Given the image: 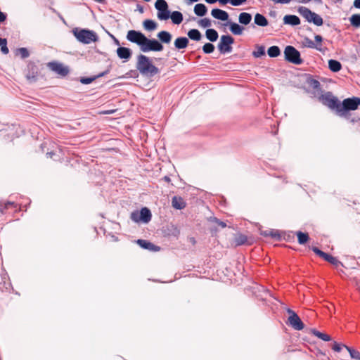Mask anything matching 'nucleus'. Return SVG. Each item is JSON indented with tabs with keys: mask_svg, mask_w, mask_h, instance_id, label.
Here are the masks:
<instances>
[{
	"mask_svg": "<svg viewBox=\"0 0 360 360\" xmlns=\"http://www.w3.org/2000/svg\"><path fill=\"white\" fill-rule=\"evenodd\" d=\"M127 39L137 44L143 53L149 51H162L164 46L155 39H148L142 32L136 30H129L127 34Z\"/></svg>",
	"mask_w": 360,
	"mask_h": 360,
	"instance_id": "f257e3e1",
	"label": "nucleus"
},
{
	"mask_svg": "<svg viewBox=\"0 0 360 360\" xmlns=\"http://www.w3.org/2000/svg\"><path fill=\"white\" fill-rule=\"evenodd\" d=\"M136 68L143 76L152 77L160 72L159 69L155 66L150 58L143 54L137 56Z\"/></svg>",
	"mask_w": 360,
	"mask_h": 360,
	"instance_id": "f03ea898",
	"label": "nucleus"
},
{
	"mask_svg": "<svg viewBox=\"0 0 360 360\" xmlns=\"http://www.w3.org/2000/svg\"><path fill=\"white\" fill-rule=\"evenodd\" d=\"M73 34L76 39L81 43L89 44L91 42H96L98 40L97 34L90 30L82 29L80 30H75Z\"/></svg>",
	"mask_w": 360,
	"mask_h": 360,
	"instance_id": "7ed1b4c3",
	"label": "nucleus"
},
{
	"mask_svg": "<svg viewBox=\"0 0 360 360\" xmlns=\"http://www.w3.org/2000/svg\"><path fill=\"white\" fill-rule=\"evenodd\" d=\"M297 11L309 23H313L316 26H321L323 23V18L319 14L312 12L307 7L300 6Z\"/></svg>",
	"mask_w": 360,
	"mask_h": 360,
	"instance_id": "20e7f679",
	"label": "nucleus"
},
{
	"mask_svg": "<svg viewBox=\"0 0 360 360\" xmlns=\"http://www.w3.org/2000/svg\"><path fill=\"white\" fill-rule=\"evenodd\" d=\"M285 59L293 64L300 65L302 60L300 57V53L292 46H287L284 50Z\"/></svg>",
	"mask_w": 360,
	"mask_h": 360,
	"instance_id": "39448f33",
	"label": "nucleus"
},
{
	"mask_svg": "<svg viewBox=\"0 0 360 360\" xmlns=\"http://www.w3.org/2000/svg\"><path fill=\"white\" fill-rule=\"evenodd\" d=\"M234 43V39L231 35H222L217 45V48L221 54L229 53L232 51L231 45Z\"/></svg>",
	"mask_w": 360,
	"mask_h": 360,
	"instance_id": "423d86ee",
	"label": "nucleus"
},
{
	"mask_svg": "<svg viewBox=\"0 0 360 360\" xmlns=\"http://www.w3.org/2000/svg\"><path fill=\"white\" fill-rule=\"evenodd\" d=\"M286 311L289 314L288 324L297 330H301L304 328V325L298 315L292 309H287Z\"/></svg>",
	"mask_w": 360,
	"mask_h": 360,
	"instance_id": "0eeeda50",
	"label": "nucleus"
},
{
	"mask_svg": "<svg viewBox=\"0 0 360 360\" xmlns=\"http://www.w3.org/2000/svg\"><path fill=\"white\" fill-rule=\"evenodd\" d=\"M320 98L324 105L331 109L335 108L338 112H340V103H339L338 99L335 97L332 93L327 92L325 94H323Z\"/></svg>",
	"mask_w": 360,
	"mask_h": 360,
	"instance_id": "6e6552de",
	"label": "nucleus"
},
{
	"mask_svg": "<svg viewBox=\"0 0 360 360\" xmlns=\"http://www.w3.org/2000/svg\"><path fill=\"white\" fill-rule=\"evenodd\" d=\"M360 105V98L352 97L344 99L340 104V112L355 110Z\"/></svg>",
	"mask_w": 360,
	"mask_h": 360,
	"instance_id": "1a4fd4ad",
	"label": "nucleus"
},
{
	"mask_svg": "<svg viewBox=\"0 0 360 360\" xmlns=\"http://www.w3.org/2000/svg\"><path fill=\"white\" fill-rule=\"evenodd\" d=\"M47 66L51 70L63 77L66 76L69 73L68 68L58 62H49Z\"/></svg>",
	"mask_w": 360,
	"mask_h": 360,
	"instance_id": "9d476101",
	"label": "nucleus"
},
{
	"mask_svg": "<svg viewBox=\"0 0 360 360\" xmlns=\"http://www.w3.org/2000/svg\"><path fill=\"white\" fill-rule=\"evenodd\" d=\"M211 15L215 19L220 20L222 21H226L229 18V13L226 11L219 8L212 9L211 11Z\"/></svg>",
	"mask_w": 360,
	"mask_h": 360,
	"instance_id": "9b49d317",
	"label": "nucleus"
},
{
	"mask_svg": "<svg viewBox=\"0 0 360 360\" xmlns=\"http://www.w3.org/2000/svg\"><path fill=\"white\" fill-rule=\"evenodd\" d=\"M117 54L120 59L128 60L131 57L132 51L129 48L119 47L117 49Z\"/></svg>",
	"mask_w": 360,
	"mask_h": 360,
	"instance_id": "f8f14e48",
	"label": "nucleus"
},
{
	"mask_svg": "<svg viewBox=\"0 0 360 360\" xmlns=\"http://www.w3.org/2000/svg\"><path fill=\"white\" fill-rule=\"evenodd\" d=\"M157 37L159 40H158L159 42L161 43V44H169L172 39V35L170 32L167 31H160L158 33Z\"/></svg>",
	"mask_w": 360,
	"mask_h": 360,
	"instance_id": "ddd939ff",
	"label": "nucleus"
},
{
	"mask_svg": "<svg viewBox=\"0 0 360 360\" xmlns=\"http://www.w3.org/2000/svg\"><path fill=\"white\" fill-rule=\"evenodd\" d=\"M283 23L296 26L300 24V19L295 15H286L283 18Z\"/></svg>",
	"mask_w": 360,
	"mask_h": 360,
	"instance_id": "4468645a",
	"label": "nucleus"
},
{
	"mask_svg": "<svg viewBox=\"0 0 360 360\" xmlns=\"http://www.w3.org/2000/svg\"><path fill=\"white\" fill-rule=\"evenodd\" d=\"M189 40L186 37H180L175 39L174 45L178 50L185 49L188 46Z\"/></svg>",
	"mask_w": 360,
	"mask_h": 360,
	"instance_id": "2eb2a0df",
	"label": "nucleus"
},
{
	"mask_svg": "<svg viewBox=\"0 0 360 360\" xmlns=\"http://www.w3.org/2000/svg\"><path fill=\"white\" fill-rule=\"evenodd\" d=\"M137 243L143 249L148 250L150 251H158L160 250V248L155 245L154 244L148 242L146 240L139 239L137 240Z\"/></svg>",
	"mask_w": 360,
	"mask_h": 360,
	"instance_id": "dca6fc26",
	"label": "nucleus"
},
{
	"mask_svg": "<svg viewBox=\"0 0 360 360\" xmlns=\"http://www.w3.org/2000/svg\"><path fill=\"white\" fill-rule=\"evenodd\" d=\"M140 218L142 223L147 224L151 220L152 214L150 210L147 207H143L140 210Z\"/></svg>",
	"mask_w": 360,
	"mask_h": 360,
	"instance_id": "f3484780",
	"label": "nucleus"
},
{
	"mask_svg": "<svg viewBox=\"0 0 360 360\" xmlns=\"http://www.w3.org/2000/svg\"><path fill=\"white\" fill-rule=\"evenodd\" d=\"M172 205L176 210H182L186 207V204L181 197L174 196L172 199Z\"/></svg>",
	"mask_w": 360,
	"mask_h": 360,
	"instance_id": "a211bd4d",
	"label": "nucleus"
},
{
	"mask_svg": "<svg viewBox=\"0 0 360 360\" xmlns=\"http://www.w3.org/2000/svg\"><path fill=\"white\" fill-rule=\"evenodd\" d=\"M38 72L34 65L29 66V71L26 75V78L30 82H34L37 79Z\"/></svg>",
	"mask_w": 360,
	"mask_h": 360,
	"instance_id": "6ab92c4d",
	"label": "nucleus"
},
{
	"mask_svg": "<svg viewBox=\"0 0 360 360\" xmlns=\"http://www.w3.org/2000/svg\"><path fill=\"white\" fill-rule=\"evenodd\" d=\"M252 15L249 13L243 12L238 15V22L241 25H248L252 20Z\"/></svg>",
	"mask_w": 360,
	"mask_h": 360,
	"instance_id": "aec40b11",
	"label": "nucleus"
},
{
	"mask_svg": "<svg viewBox=\"0 0 360 360\" xmlns=\"http://www.w3.org/2000/svg\"><path fill=\"white\" fill-rule=\"evenodd\" d=\"M254 22L255 25L260 27H266L269 22L265 16L260 13H256L254 18Z\"/></svg>",
	"mask_w": 360,
	"mask_h": 360,
	"instance_id": "412c9836",
	"label": "nucleus"
},
{
	"mask_svg": "<svg viewBox=\"0 0 360 360\" xmlns=\"http://www.w3.org/2000/svg\"><path fill=\"white\" fill-rule=\"evenodd\" d=\"M230 31L235 35H241L245 28L236 22H229Z\"/></svg>",
	"mask_w": 360,
	"mask_h": 360,
	"instance_id": "4be33fe9",
	"label": "nucleus"
},
{
	"mask_svg": "<svg viewBox=\"0 0 360 360\" xmlns=\"http://www.w3.org/2000/svg\"><path fill=\"white\" fill-rule=\"evenodd\" d=\"M193 11L196 15L202 17L206 15L207 12V8L203 4H197L194 6Z\"/></svg>",
	"mask_w": 360,
	"mask_h": 360,
	"instance_id": "5701e85b",
	"label": "nucleus"
},
{
	"mask_svg": "<svg viewBox=\"0 0 360 360\" xmlns=\"http://www.w3.org/2000/svg\"><path fill=\"white\" fill-rule=\"evenodd\" d=\"M206 38L212 41H216L219 37L218 32L212 28L207 29L205 32Z\"/></svg>",
	"mask_w": 360,
	"mask_h": 360,
	"instance_id": "b1692460",
	"label": "nucleus"
},
{
	"mask_svg": "<svg viewBox=\"0 0 360 360\" xmlns=\"http://www.w3.org/2000/svg\"><path fill=\"white\" fill-rule=\"evenodd\" d=\"M328 68L332 72H338L341 70L342 65L338 60L330 59L328 60Z\"/></svg>",
	"mask_w": 360,
	"mask_h": 360,
	"instance_id": "393cba45",
	"label": "nucleus"
},
{
	"mask_svg": "<svg viewBox=\"0 0 360 360\" xmlns=\"http://www.w3.org/2000/svg\"><path fill=\"white\" fill-rule=\"evenodd\" d=\"M172 21L175 25H179L183 21V15L179 11H173L170 13Z\"/></svg>",
	"mask_w": 360,
	"mask_h": 360,
	"instance_id": "a878e982",
	"label": "nucleus"
},
{
	"mask_svg": "<svg viewBox=\"0 0 360 360\" xmlns=\"http://www.w3.org/2000/svg\"><path fill=\"white\" fill-rule=\"evenodd\" d=\"M188 37L194 41H200L202 38L200 32L197 29H191L188 32Z\"/></svg>",
	"mask_w": 360,
	"mask_h": 360,
	"instance_id": "bb28decb",
	"label": "nucleus"
},
{
	"mask_svg": "<svg viewBox=\"0 0 360 360\" xmlns=\"http://www.w3.org/2000/svg\"><path fill=\"white\" fill-rule=\"evenodd\" d=\"M310 330L314 335L323 341L328 342L331 340L330 336L326 333H323L316 329H311Z\"/></svg>",
	"mask_w": 360,
	"mask_h": 360,
	"instance_id": "cd10ccee",
	"label": "nucleus"
},
{
	"mask_svg": "<svg viewBox=\"0 0 360 360\" xmlns=\"http://www.w3.org/2000/svg\"><path fill=\"white\" fill-rule=\"evenodd\" d=\"M143 25L148 31L155 30L158 26L157 23L154 20L150 19L145 20L143 22Z\"/></svg>",
	"mask_w": 360,
	"mask_h": 360,
	"instance_id": "c85d7f7f",
	"label": "nucleus"
},
{
	"mask_svg": "<svg viewBox=\"0 0 360 360\" xmlns=\"http://www.w3.org/2000/svg\"><path fill=\"white\" fill-rule=\"evenodd\" d=\"M261 235L264 236H271L273 238H275L276 240H280L281 236L278 233V231L276 230H266V231H262Z\"/></svg>",
	"mask_w": 360,
	"mask_h": 360,
	"instance_id": "c756f323",
	"label": "nucleus"
},
{
	"mask_svg": "<svg viewBox=\"0 0 360 360\" xmlns=\"http://www.w3.org/2000/svg\"><path fill=\"white\" fill-rule=\"evenodd\" d=\"M255 51L252 52V56L255 58H260L265 55V47L262 45H256Z\"/></svg>",
	"mask_w": 360,
	"mask_h": 360,
	"instance_id": "7c9ffc66",
	"label": "nucleus"
},
{
	"mask_svg": "<svg viewBox=\"0 0 360 360\" xmlns=\"http://www.w3.org/2000/svg\"><path fill=\"white\" fill-rule=\"evenodd\" d=\"M267 53L271 58L278 57L281 54V50L278 46H272L268 49Z\"/></svg>",
	"mask_w": 360,
	"mask_h": 360,
	"instance_id": "2f4dec72",
	"label": "nucleus"
},
{
	"mask_svg": "<svg viewBox=\"0 0 360 360\" xmlns=\"http://www.w3.org/2000/svg\"><path fill=\"white\" fill-rule=\"evenodd\" d=\"M170 11L168 8H165L158 12V18L160 20H166L169 18Z\"/></svg>",
	"mask_w": 360,
	"mask_h": 360,
	"instance_id": "473e14b6",
	"label": "nucleus"
},
{
	"mask_svg": "<svg viewBox=\"0 0 360 360\" xmlns=\"http://www.w3.org/2000/svg\"><path fill=\"white\" fill-rule=\"evenodd\" d=\"M108 71L103 72L98 75L96 77H81L80 82L84 84H91L96 77H101L104 76L105 74H107Z\"/></svg>",
	"mask_w": 360,
	"mask_h": 360,
	"instance_id": "72a5a7b5",
	"label": "nucleus"
},
{
	"mask_svg": "<svg viewBox=\"0 0 360 360\" xmlns=\"http://www.w3.org/2000/svg\"><path fill=\"white\" fill-rule=\"evenodd\" d=\"M343 347L346 348V349L349 353V355L352 359L360 360V352H358L357 350H355L354 349H353L352 347H347L345 345H343Z\"/></svg>",
	"mask_w": 360,
	"mask_h": 360,
	"instance_id": "f704fd0d",
	"label": "nucleus"
},
{
	"mask_svg": "<svg viewBox=\"0 0 360 360\" xmlns=\"http://www.w3.org/2000/svg\"><path fill=\"white\" fill-rule=\"evenodd\" d=\"M349 21H350V23L351 25L356 27V28H358L360 27V14H353L350 18H349Z\"/></svg>",
	"mask_w": 360,
	"mask_h": 360,
	"instance_id": "c9c22d12",
	"label": "nucleus"
},
{
	"mask_svg": "<svg viewBox=\"0 0 360 360\" xmlns=\"http://www.w3.org/2000/svg\"><path fill=\"white\" fill-rule=\"evenodd\" d=\"M296 234L297 236L298 243L301 245L306 243L307 242V240H309V236L306 233H303L302 231H297L296 233Z\"/></svg>",
	"mask_w": 360,
	"mask_h": 360,
	"instance_id": "e433bc0d",
	"label": "nucleus"
},
{
	"mask_svg": "<svg viewBox=\"0 0 360 360\" xmlns=\"http://www.w3.org/2000/svg\"><path fill=\"white\" fill-rule=\"evenodd\" d=\"M323 259L335 266H338L340 264V262L336 257L327 253L324 255Z\"/></svg>",
	"mask_w": 360,
	"mask_h": 360,
	"instance_id": "4c0bfd02",
	"label": "nucleus"
},
{
	"mask_svg": "<svg viewBox=\"0 0 360 360\" xmlns=\"http://www.w3.org/2000/svg\"><path fill=\"white\" fill-rule=\"evenodd\" d=\"M155 8L158 12L165 8H168V4L165 0H157L155 4Z\"/></svg>",
	"mask_w": 360,
	"mask_h": 360,
	"instance_id": "58836bf2",
	"label": "nucleus"
},
{
	"mask_svg": "<svg viewBox=\"0 0 360 360\" xmlns=\"http://www.w3.org/2000/svg\"><path fill=\"white\" fill-rule=\"evenodd\" d=\"M16 54L20 55L22 59L27 58L30 56V53L26 48H19L16 50Z\"/></svg>",
	"mask_w": 360,
	"mask_h": 360,
	"instance_id": "ea45409f",
	"label": "nucleus"
},
{
	"mask_svg": "<svg viewBox=\"0 0 360 360\" xmlns=\"http://www.w3.org/2000/svg\"><path fill=\"white\" fill-rule=\"evenodd\" d=\"M0 47L1 51L4 54L8 53L9 50L7 47V41L6 39L0 38Z\"/></svg>",
	"mask_w": 360,
	"mask_h": 360,
	"instance_id": "a19ab883",
	"label": "nucleus"
},
{
	"mask_svg": "<svg viewBox=\"0 0 360 360\" xmlns=\"http://www.w3.org/2000/svg\"><path fill=\"white\" fill-rule=\"evenodd\" d=\"M202 51L206 54L212 53L214 51V46L211 43H206L202 46Z\"/></svg>",
	"mask_w": 360,
	"mask_h": 360,
	"instance_id": "79ce46f5",
	"label": "nucleus"
},
{
	"mask_svg": "<svg viewBox=\"0 0 360 360\" xmlns=\"http://www.w3.org/2000/svg\"><path fill=\"white\" fill-rule=\"evenodd\" d=\"M247 236L243 234H239L235 238V243L237 245H241L246 243Z\"/></svg>",
	"mask_w": 360,
	"mask_h": 360,
	"instance_id": "37998d69",
	"label": "nucleus"
},
{
	"mask_svg": "<svg viewBox=\"0 0 360 360\" xmlns=\"http://www.w3.org/2000/svg\"><path fill=\"white\" fill-rule=\"evenodd\" d=\"M198 25L204 28L210 27L212 25V22L210 19L205 18L198 21Z\"/></svg>",
	"mask_w": 360,
	"mask_h": 360,
	"instance_id": "c03bdc74",
	"label": "nucleus"
},
{
	"mask_svg": "<svg viewBox=\"0 0 360 360\" xmlns=\"http://www.w3.org/2000/svg\"><path fill=\"white\" fill-rule=\"evenodd\" d=\"M309 86L316 90V91H319L321 89V84L320 82L316 80V79H311L309 81Z\"/></svg>",
	"mask_w": 360,
	"mask_h": 360,
	"instance_id": "a18cd8bd",
	"label": "nucleus"
},
{
	"mask_svg": "<svg viewBox=\"0 0 360 360\" xmlns=\"http://www.w3.org/2000/svg\"><path fill=\"white\" fill-rule=\"evenodd\" d=\"M139 214H140V212H139V211L132 212L130 215V219L136 223L142 222V220L141 219H139L140 218Z\"/></svg>",
	"mask_w": 360,
	"mask_h": 360,
	"instance_id": "49530a36",
	"label": "nucleus"
},
{
	"mask_svg": "<svg viewBox=\"0 0 360 360\" xmlns=\"http://www.w3.org/2000/svg\"><path fill=\"white\" fill-rule=\"evenodd\" d=\"M14 202L8 201L4 203H0V213L3 214L5 210L8 209L11 206H13Z\"/></svg>",
	"mask_w": 360,
	"mask_h": 360,
	"instance_id": "de8ad7c7",
	"label": "nucleus"
},
{
	"mask_svg": "<svg viewBox=\"0 0 360 360\" xmlns=\"http://www.w3.org/2000/svg\"><path fill=\"white\" fill-rule=\"evenodd\" d=\"M306 46L309 48H311V49H316L317 50H321V48L320 47H318L315 43L314 41H312L311 40L309 39H307V41H306Z\"/></svg>",
	"mask_w": 360,
	"mask_h": 360,
	"instance_id": "09e8293b",
	"label": "nucleus"
},
{
	"mask_svg": "<svg viewBox=\"0 0 360 360\" xmlns=\"http://www.w3.org/2000/svg\"><path fill=\"white\" fill-rule=\"evenodd\" d=\"M248 0H231V5L233 6H239L247 2Z\"/></svg>",
	"mask_w": 360,
	"mask_h": 360,
	"instance_id": "8fccbe9b",
	"label": "nucleus"
},
{
	"mask_svg": "<svg viewBox=\"0 0 360 360\" xmlns=\"http://www.w3.org/2000/svg\"><path fill=\"white\" fill-rule=\"evenodd\" d=\"M311 250H312V251L314 253H316L317 255H319V257H321L322 258L323 257L324 255L326 254V252H324L322 250H319L316 247H312Z\"/></svg>",
	"mask_w": 360,
	"mask_h": 360,
	"instance_id": "3c124183",
	"label": "nucleus"
},
{
	"mask_svg": "<svg viewBox=\"0 0 360 360\" xmlns=\"http://www.w3.org/2000/svg\"><path fill=\"white\" fill-rule=\"evenodd\" d=\"M343 345H340V344H339V343H338V342H335L333 343V345L332 349H333L334 351L337 352H340L341 351V349H342V347H343Z\"/></svg>",
	"mask_w": 360,
	"mask_h": 360,
	"instance_id": "603ef678",
	"label": "nucleus"
},
{
	"mask_svg": "<svg viewBox=\"0 0 360 360\" xmlns=\"http://www.w3.org/2000/svg\"><path fill=\"white\" fill-rule=\"evenodd\" d=\"M220 4L221 5H226L228 3L231 4V0H218Z\"/></svg>",
	"mask_w": 360,
	"mask_h": 360,
	"instance_id": "864d4df0",
	"label": "nucleus"
},
{
	"mask_svg": "<svg viewBox=\"0 0 360 360\" xmlns=\"http://www.w3.org/2000/svg\"><path fill=\"white\" fill-rule=\"evenodd\" d=\"M353 5L356 8L360 9V0H354Z\"/></svg>",
	"mask_w": 360,
	"mask_h": 360,
	"instance_id": "5fc2aeb1",
	"label": "nucleus"
},
{
	"mask_svg": "<svg viewBox=\"0 0 360 360\" xmlns=\"http://www.w3.org/2000/svg\"><path fill=\"white\" fill-rule=\"evenodd\" d=\"M136 10L141 13H143L144 12L143 7L140 4L136 5Z\"/></svg>",
	"mask_w": 360,
	"mask_h": 360,
	"instance_id": "6e6d98bb",
	"label": "nucleus"
},
{
	"mask_svg": "<svg viewBox=\"0 0 360 360\" xmlns=\"http://www.w3.org/2000/svg\"><path fill=\"white\" fill-rule=\"evenodd\" d=\"M314 39H315V41L318 43H321V41H323V38L321 35H316L314 37Z\"/></svg>",
	"mask_w": 360,
	"mask_h": 360,
	"instance_id": "4d7b16f0",
	"label": "nucleus"
},
{
	"mask_svg": "<svg viewBox=\"0 0 360 360\" xmlns=\"http://www.w3.org/2000/svg\"><path fill=\"white\" fill-rule=\"evenodd\" d=\"M218 225H219L220 226H221L222 228H225L226 226V224L222 221H220L219 219V221L217 223Z\"/></svg>",
	"mask_w": 360,
	"mask_h": 360,
	"instance_id": "13d9d810",
	"label": "nucleus"
},
{
	"mask_svg": "<svg viewBox=\"0 0 360 360\" xmlns=\"http://www.w3.org/2000/svg\"><path fill=\"white\" fill-rule=\"evenodd\" d=\"M110 35L111 37L113 38L114 39V41H115V44H117V45H120V41L118 39H117L113 35L109 34Z\"/></svg>",
	"mask_w": 360,
	"mask_h": 360,
	"instance_id": "bf43d9fd",
	"label": "nucleus"
},
{
	"mask_svg": "<svg viewBox=\"0 0 360 360\" xmlns=\"http://www.w3.org/2000/svg\"><path fill=\"white\" fill-rule=\"evenodd\" d=\"M311 0H297V2L299 3H302V4H307L309 1H311Z\"/></svg>",
	"mask_w": 360,
	"mask_h": 360,
	"instance_id": "052dcab7",
	"label": "nucleus"
},
{
	"mask_svg": "<svg viewBox=\"0 0 360 360\" xmlns=\"http://www.w3.org/2000/svg\"><path fill=\"white\" fill-rule=\"evenodd\" d=\"M207 3L212 4L218 1V0H205Z\"/></svg>",
	"mask_w": 360,
	"mask_h": 360,
	"instance_id": "680f3d73",
	"label": "nucleus"
},
{
	"mask_svg": "<svg viewBox=\"0 0 360 360\" xmlns=\"http://www.w3.org/2000/svg\"><path fill=\"white\" fill-rule=\"evenodd\" d=\"M57 15L59 17V18L64 22L65 23V19L63 18V17L60 15V13H57Z\"/></svg>",
	"mask_w": 360,
	"mask_h": 360,
	"instance_id": "e2e57ef3",
	"label": "nucleus"
},
{
	"mask_svg": "<svg viewBox=\"0 0 360 360\" xmlns=\"http://www.w3.org/2000/svg\"><path fill=\"white\" fill-rule=\"evenodd\" d=\"M55 155V153L53 152H49V153H46V155L50 157V158H53V156Z\"/></svg>",
	"mask_w": 360,
	"mask_h": 360,
	"instance_id": "0e129e2a",
	"label": "nucleus"
},
{
	"mask_svg": "<svg viewBox=\"0 0 360 360\" xmlns=\"http://www.w3.org/2000/svg\"><path fill=\"white\" fill-rule=\"evenodd\" d=\"M210 220H211L212 221L215 222V223H217V222L219 221V219H218L217 218H216V217L210 218Z\"/></svg>",
	"mask_w": 360,
	"mask_h": 360,
	"instance_id": "69168bd1",
	"label": "nucleus"
},
{
	"mask_svg": "<svg viewBox=\"0 0 360 360\" xmlns=\"http://www.w3.org/2000/svg\"><path fill=\"white\" fill-rule=\"evenodd\" d=\"M164 180H165V181H167V182H169V181H170V178H169V176H165L164 177Z\"/></svg>",
	"mask_w": 360,
	"mask_h": 360,
	"instance_id": "338daca9",
	"label": "nucleus"
},
{
	"mask_svg": "<svg viewBox=\"0 0 360 360\" xmlns=\"http://www.w3.org/2000/svg\"><path fill=\"white\" fill-rule=\"evenodd\" d=\"M51 10L53 13H56V14H57V13H58V12H57V11H56L55 8H51Z\"/></svg>",
	"mask_w": 360,
	"mask_h": 360,
	"instance_id": "774afa93",
	"label": "nucleus"
}]
</instances>
